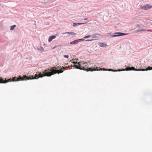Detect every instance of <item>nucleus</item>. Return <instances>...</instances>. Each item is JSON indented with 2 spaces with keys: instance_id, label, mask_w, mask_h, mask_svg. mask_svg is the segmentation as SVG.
<instances>
[{
  "instance_id": "obj_8",
  "label": "nucleus",
  "mask_w": 152,
  "mask_h": 152,
  "mask_svg": "<svg viewBox=\"0 0 152 152\" xmlns=\"http://www.w3.org/2000/svg\"><path fill=\"white\" fill-rule=\"evenodd\" d=\"M56 38V36H50L48 39V42H50L53 39H54Z\"/></svg>"
},
{
  "instance_id": "obj_1",
  "label": "nucleus",
  "mask_w": 152,
  "mask_h": 152,
  "mask_svg": "<svg viewBox=\"0 0 152 152\" xmlns=\"http://www.w3.org/2000/svg\"><path fill=\"white\" fill-rule=\"evenodd\" d=\"M62 68L61 67H53L50 68L49 69H47L43 72V74H42L41 72L39 73V74L37 75L36 74L34 77H32L31 78L30 77H28L26 75H24V77L26 78L27 80H31L34 79H38L39 77H42L44 76H48L49 77L51 76L52 75L56 74V73H61L63 72L64 71L62 69H64L66 68L64 67H62Z\"/></svg>"
},
{
  "instance_id": "obj_14",
  "label": "nucleus",
  "mask_w": 152,
  "mask_h": 152,
  "mask_svg": "<svg viewBox=\"0 0 152 152\" xmlns=\"http://www.w3.org/2000/svg\"><path fill=\"white\" fill-rule=\"evenodd\" d=\"M145 70H152V67H151L150 66L148 67L147 68L145 69H144Z\"/></svg>"
},
{
  "instance_id": "obj_23",
  "label": "nucleus",
  "mask_w": 152,
  "mask_h": 152,
  "mask_svg": "<svg viewBox=\"0 0 152 152\" xmlns=\"http://www.w3.org/2000/svg\"><path fill=\"white\" fill-rule=\"evenodd\" d=\"M88 19V18H85L83 19L84 20H87Z\"/></svg>"
},
{
  "instance_id": "obj_16",
  "label": "nucleus",
  "mask_w": 152,
  "mask_h": 152,
  "mask_svg": "<svg viewBox=\"0 0 152 152\" xmlns=\"http://www.w3.org/2000/svg\"><path fill=\"white\" fill-rule=\"evenodd\" d=\"M79 42H80L81 41H85V39H79L78 40Z\"/></svg>"
},
{
  "instance_id": "obj_21",
  "label": "nucleus",
  "mask_w": 152,
  "mask_h": 152,
  "mask_svg": "<svg viewBox=\"0 0 152 152\" xmlns=\"http://www.w3.org/2000/svg\"><path fill=\"white\" fill-rule=\"evenodd\" d=\"M140 30H137V31H135V32H136V33H137V32H140Z\"/></svg>"
},
{
  "instance_id": "obj_19",
  "label": "nucleus",
  "mask_w": 152,
  "mask_h": 152,
  "mask_svg": "<svg viewBox=\"0 0 152 152\" xmlns=\"http://www.w3.org/2000/svg\"><path fill=\"white\" fill-rule=\"evenodd\" d=\"M64 57L65 58H68L69 57V56L68 55H64Z\"/></svg>"
},
{
  "instance_id": "obj_10",
  "label": "nucleus",
  "mask_w": 152,
  "mask_h": 152,
  "mask_svg": "<svg viewBox=\"0 0 152 152\" xmlns=\"http://www.w3.org/2000/svg\"><path fill=\"white\" fill-rule=\"evenodd\" d=\"M103 70H108V71H114V72H116V71H122V70H121L120 69H118V70H113V69H109L107 70V69H105L104 68Z\"/></svg>"
},
{
  "instance_id": "obj_26",
  "label": "nucleus",
  "mask_w": 152,
  "mask_h": 152,
  "mask_svg": "<svg viewBox=\"0 0 152 152\" xmlns=\"http://www.w3.org/2000/svg\"><path fill=\"white\" fill-rule=\"evenodd\" d=\"M100 70H102V68H101Z\"/></svg>"
},
{
  "instance_id": "obj_18",
  "label": "nucleus",
  "mask_w": 152,
  "mask_h": 152,
  "mask_svg": "<svg viewBox=\"0 0 152 152\" xmlns=\"http://www.w3.org/2000/svg\"><path fill=\"white\" fill-rule=\"evenodd\" d=\"M79 42H78V40H77V41H76L75 42H74L73 44L75 45H76Z\"/></svg>"
},
{
  "instance_id": "obj_20",
  "label": "nucleus",
  "mask_w": 152,
  "mask_h": 152,
  "mask_svg": "<svg viewBox=\"0 0 152 152\" xmlns=\"http://www.w3.org/2000/svg\"><path fill=\"white\" fill-rule=\"evenodd\" d=\"M146 31V29H142L140 30V31Z\"/></svg>"
},
{
  "instance_id": "obj_12",
  "label": "nucleus",
  "mask_w": 152,
  "mask_h": 152,
  "mask_svg": "<svg viewBox=\"0 0 152 152\" xmlns=\"http://www.w3.org/2000/svg\"><path fill=\"white\" fill-rule=\"evenodd\" d=\"M66 33H67V34H69L70 35H75L76 34V33H74V32H66Z\"/></svg>"
},
{
  "instance_id": "obj_5",
  "label": "nucleus",
  "mask_w": 152,
  "mask_h": 152,
  "mask_svg": "<svg viewBox=\"0 0 152 152\" xmlns=\"http://www.w3.org/2000/svg\"><path fill=\"white\" fill-rule=\"evenodd\" d=\"M127 34H126L121 32H117L115 33L114 34L111 36V37H119L121 36L125 35Z\"/></svg>"
},
{
  "instance_id": "obj_9",
  "label": "nucleus",
  "mask_w": 152,
  "mask_h": 152,
  "mask_svg": "<svg viewBox=\"0 0 152 152\" xmlns=\"http://www.w3.org/2000/svg\"><path fill=\"white\" fill-rule=\"evenodd\" d=\"M73 23V26L74 27L75 26H76L77 25H81V24H84L85 23Z\"/></svg>"
},
{
  "instance_id": "obj_6",
  "label": "nucleus",
  "mask_w": 152,
  "mask_h": 152,
  "mask_svg": "<svg viewBox=\"0 0 152 152\" xmlns=\"http://www.w3.org/2000/svg\"><path fill=\"white\" fill-rule=\"evenodd\" d=\"M151 8H152V6L149 4H146L141 7V9L144 10H147Z\"/></svg>"
},
{
  "instance_id": "obj_13",
  "label": "nucleus",
  "mask_w": 152,
  "mask_h": 152,
  "mask_svg": "<svg viewBox=\"0 0 152 152\" xmlns=\"http://www.w3.org/2000/svg\"><path fill=\"white\" fill-rule=\"evenodd\" d=\"M16 26L15 25H14L13 26H11L10 30H12L14 29V28L16 27Z\"/></svg>"
},
{
  "instance_id": "obj_22",
  "label": "nucleus",
  "mask_w": 152,
  "mask_h": 152,
  "mask_svg": "<svg viewBox=\"0 0 152 152\" xmlns=\"http://www.w3.org/2000/svg\"><path fill=\"white\" fill-rule=\"evenodd\" d=\"M94 39H92L91 40H89V39H87V40H86V41H91V40H93Z\"/></svg>"
},
{
  "instance_id": "obj_25",
  "label": "nucleus",
  "mask_w": 152,
  "mask_h": 152,
  "mask_svg": "<svg viewBox=\"0 0 152 152\" xmlns=\"http://www.w3.org/2000/svg\"><path fill=\"white\" fill-rule=\"evenodd\" d=\"M147 31H149V30H147Z\"/></svg>"
},
{
  "instance_id": "obj_3",
  "label": "nucleus",
  "mask_w": 152,
  "mask_h": 152,
  "mask_svg": "<svg viewBox=\"0 0 152 152\" xmlns=\"http://www.w3.org/2000/svg\"><path fill=\"white\" fill-rule=\"evenodd\" d=\"M88 63L90 64V63L89 62H88V63H87L85 62L84 68L85 70H86L88 71H93L100 70L98 69V67L96 66L95 65H94V66H92L91 67L89 65Z\"/></svg>"
},
{
  "instance_id": "obj_2",
  "label": "nucleus",
  "mask_w": 152,
  "mask_h": 152,
  "mask_svg": "<svg viewBox=\"0 0 152 152\" xmlns=\"http://www.w3.org/2000/svg\"><path fill=\"white\" fill-rule=\"evenodd\" d=\"M27 80L26 78L24 77V76L23 77L19 76L18 77L16 78L15 77H13L12 79L11 78L7 79L6 78L4 80V79L1 77H0V83H6L9 82L13 81H20V80Z\"/></svg>"
},
{
  "instance_id": "obj_11",
  "label": "nucleus",
  "mask_w": 152,
  "mask_h": 152,
  "mask_svg": "<svg viewBox=\"0 0 152 152\" xmlns=\"http://www.w3.org/2000/svg\"><path fill=\"white\" fill-rule=\"evenodd\" d=\"M100 45L101 47H104L107 45L105 43H100Z\"/></svg>"
},
{
  "instance_id": "obj_24",
  "label": "nucleus",
  "mask_w": 152,
  "mask_h": 152,
  "mask_svg": "<svg viewBox=\"0 0 152 152\" xmlns=\"http://www.w3.org/2000/svg\"><path fill=\"white\" fill-rule=\"evenodd\" d=\"M62 34L64 35V34H67V33H66V32H65V33H62Z\"/></svg>"
},
{
  "instance_id": "obj_4",
  "label": "nucleus",
  "mask_w": 152,
  "mask_h": 152,
  "mask_svg": "<svg viewBox=\"0 0 152 152\" xmlns=\"http://www.w3.org/2000/svg\"><path fill=\"white\" fill-rule=\"evenodd\" d=\"M73 62L74 64H76V65H74V66H75L76 68L84 70L85 62H84V61L79 62L78 63H75V61Z\"/></svg>"
},
{
  "instance_id": "obj_7",
  "label": "nucleus",
  "mask_w": 152,
  "mask_h": 152,
  "mask_svg": "<svg viewBox=\"0 0 152 152\" xmlns=\"http://www.w3.org/2000/svg\"><path fill=\"white\" fill-rule=\"evenodd\" d=\"M125 70L126 71L131 70H135V71H145L144 69H135L134 68V67H128L126 68V69Z\"/></svg>"
},
{
  "instance_id": "obj_15",
  "label": "nucleus",
  "mask_w": 152,
  "mask_h": 152,
  "mask_svg": "<svg viewBox=\"0 0 152 152\" xmlns=\"http://www.w3.org/2000/svg\"><path fill=\"white\" fill-rule=\"evenodd\" d=\"M97 35H98V34H94L92 36V37L93 38H97Z\"/></svg>"
},
{
  "instance_id": "obj_17",
  "label": "nucleus",
  "mask_w": 152,
  "mask_h": 152,
  "mask_svg": "<svg viewBox=\"0 0 152 152\" xmlns=\"http://www.w3.org/2000/svg\"><path fill=\"white\" fill-rule=\"evenodd\" d=\"M91 36V35H88V36H86L85 37H84V38L85 39H86V38H89V37H90Z\"/></svg>"
}]
</instances>
